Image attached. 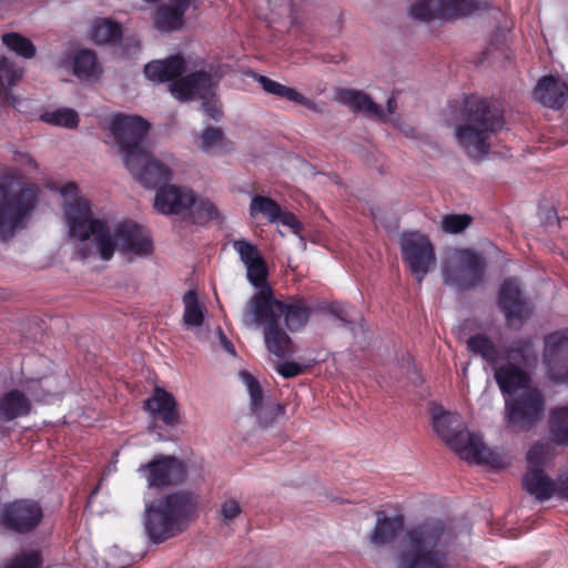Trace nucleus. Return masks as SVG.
<instances>
[{"label":"nucleus","instance_id":"f257e3e1","mask_svg":"<svg viewBox=\"0 0 568 568\" xmlns=\"http://www.w3.org/2000/svg\"><path fill=\"white\" fill-rule=\"evenodd\" d=\"M62 195L69 199L63 205V219L68 237L78 243L77 253L81 258L99 257L110 261L115 252L124 256H145L153 245L148 231L125 221L111 224L97 216L90 202L78 196V187L67 184Z\"/></svg>","mask_w":568,"mask_h":568},{"label":"nucleus","instance_id":"f03ea898","mask_svg":"<svg viewBox=\"0 0 568 568\" xmlns=\"http://www.w3.org/2000/svg\"><path fill=\"white\" fill-rule=\"evenodd\" d=\"M467 348L490 364L495 371V379L506 398V422L510 427L528 430L537 424L545 409L544 397L532 385L525 371L536 362V356L528 341L516 342L505 353V363L498 364L499 351L495 343L485 334L470 336Z\"/></svg>","mask_w":568,"mask_h":568},{"label":"nucleus","instance_id":"7ed1b4c3","mask_svg":"<svg viewBox=\"0 0 568 568\" xmlns=\"http://www.w3.org/2000/svg\"><path fill=\"white\" fill-rule=\"evenodd\" d=\"M455 527L442 521H428L406 531L397 550L399 568H447L446 550L456 542Z\"/></svg>","mask_w":568,"mask_h":568},{"label":"nucleus","instance_id":"20e7f679","mask_svg":"<svg viewBox=\"0 0 568 568\" xmlns=\"http://www.w3.org/2000/svg\"><path fill=\"white\" fill-rule=\"evenodd\" d=\"M432 425L437 436L468 463L485 465L491 469L509 465L504 454L487 448L480 436L469 433L458 414L445 410L442 406H434Z\"/></svg>","mask_w":568,"mask_h":568},{"label":"nucleus","instance_id":"39448f33","mask_svg":"<svg viewBox=\"0 0 568 568\" xmlns=\"http://www.w3.org/2000/svg\"><path fill=\"white\" fill-rule=\"evenodd\" d=\"M503 126L500 109L480 100L468 104L466 119L455 126L454 135L468 156L480 159L489 152L493 134Z\"/></svg>","mask_w":568,"mask_h":568},{"label":"nucleus","instance_id":"423d86ee","mask_svg":"<svg viewBox=\"0 0 568 568\" xmlns=\"http://www.w3.org/2000/svg\"><path fill=\"white\" fill-rule=\"evenodd\" d=\"M39 203V187L14 179L0 182V240H10L30 222Z\"/></svg>","mask_w":568,"mask_h":568},{"label":"nucleus","instance_id":"0eeeda50","mask_svg":"<svg viewBox=\"0 0 568 568\" xmlns=\"http://www.w3.org/2000/svg\"><path fill=\"white\" fill-rule=\"evenodd\" d=\"M154 209L164 215H178L193 223H205L221 219V212L210 199L197 195L186 186L168 184L154 196Z\"/></svg>","mask_w":568,"mask_h":568},{"label":"nucleus","instance_id":"6e6552de","mask_svg":"<svg viewBox=\"0 0 568 568\" xmlns=\"http://www.w3.org/2000/svg\"><path fill=\"white\" fill-rule=\"evenodd\" d=\"M233 248L240 255L241 261L246 267L247 280L255 288V293L242 310L245 322L253 323L257 318V311L272 305L277 307V303L275 302L273 290L266 282L267 267L257 247L245 240H237L233 242Z\"/></svg>","mask_w":568,"mask_h":568},{"label":"nucleus","instance_id":"1a4fd4ad","mask_svg":"<svg viewBox=\"0 0 568 568\" xmlns=\"http://www.w3.org/2000/svg\"><path fill=\"white\" fill-rule=\"evenodd\" d=\"M191 503L190 495L173 494L148 506L143 526L149 539L159 544L182 531L181 518Z\"/></svg>","mask_w":568,"mask_h":568},{"label":"nucleus","instance_id":"9d476101","mask_svg":"<svg viewBox=\"0 0 568 568\" xmlns=\"http://www.w3.org/2000/svg\"><path fill=\"white\" fill-rule=\"evenodd\" d=\"M556 456V450L549 442L536 443L527 452V473L524 487L539 500L549 499L555 493L554 481L545 474L546 467Z\"/></svg>","mask_w":568,"mask_h":568},{"label":"nucleus","instance_id":"9b49d317","mask_svg":"<svg viewBox=\"0 0 568 568\" xmlns=\"http://www.w3.org/2000/svg\"><path fill=\"white\" fill-rule=\"evenodd\" d=\"M108 129L119 148L123 163L128 158H134L145 150L143 140L149 130V123L139 115L118 113L109 119Z\"/></svg>","mask_w":568,"mask_h":568},{"label":"nucleus","instance_id":"f8f14e48","mask_svg":"<svg viewBox=\"0 0 568 568\" xmlns=\"http://www.w3.org/2000/svg\"><path fill=\"white\" fill-rule=\"evenodd\" d=\"M484 268L483 260L468 250H452L443 262V277L448 285L468 288L477 284Z\"/></svg>","mask_w":568,"mask_h":568},{"label":"nucleus","instance_id":"ddd939ff","mask_svg":"<svg viewBox=\"0 0 568 568\" xmlns=\"http://www.w3.org/2000/svg\"><path fill=\"white\" fill-rule=\"evenodd\" d=\"M125 168L145 187H155L172 178L175 159L172 154L153 155L146 149L128 158Z\"/></svg>","mask_w":568,"mask_h":568},{"label":"nucleus","instance_id":"4468645a","mask_svg":"<svg viewBox=\"0 0 568 568\" xmlns=\"http://www.w3.org/2000/svg\"><path fill=\"white\" fill-rule=\"evenodd\" d=\"M214 85L215 81L210 74L195 72L173 82L170 85V91L174 98L181 101L202 99L205 113L217 120L221 116V109L213 95Z\"/></svg>","mask_w":568,"mask_h":568},{"label":"nucleus","instance_id":"2eb2a0df","mask_svg":"<svg viewBox=\"0 0 568 568\" xmlns=\"http://www.w3.org/2000/svg\"><path fill=\"white\" fill-rule=\"evenodd\" d=\"M404 262L420 283L436 262L434 245L420 232L404 233L399 239Z\"/></svg>","mask_w":568,"mask_h":568},{"label":"nucleus","instance_id":"dca6fc26","mask_svg":"<svg viewBox=\"0 0 568 568\" xmlns=\"http://www.w3.org/2000/svg\"><path fill=\"white\" fill-rule=\"evenodd\" d=\"M282 306L277 304V307H265L256 312V321L253 323L245 322L244 313H241V324L245 328H258L264 327V343L267 351L277 357H285L293 353V346L291 337L278 327V322L275 320V315L281 312Z\"/></svg>","mask_w":568,"mask_h":568},{"label":"nucleus","instance_id":"f3484780","mask_svg":"<svg viewBox=\"0 0 568 568\" xmlns=\"http://www.w3.org/2000/svg\"><path fill=\"white\" fill-rule=\"evenodd\" d=\"M239 378L250 396L251 415L261 428L270 429L283 416L284 407L271 398H265L258 382L248 372L241 371Z\"/></svg>","mask_w":568,"mask_h":568},{"label":"nucleus","instance_id":"a211bd4d","mask_svg":"<svg viewBox=\"0 0 568 568\" xmlns=\"http://www.w3.org/2000/svg\"><path fill=\"white\" fill-rule=\"evenodd\" d=\"M477 10L471 0H419L410 8V16L420 21L453 19L471 14Z\"/></svg>","mask_w":568,"mask_h":568},{"label":"nucleus","instance_id":"6ab92c4d","mask_svg":"<svg viewBox=\"0 0 568 568\" xmlns=\"http://www.w3.org/2000/svg\"><path fill=\"white\" fill-rule=\"evenodd\" d=\"M138 471L145 478L149 487H165L183 481L185 468L183 464L170 456H162L141 465Z\"/></svg>","mask_w":568,"mask_h":568},{"label":"nucleus","instance_id":"aec40b11","mask_svg":"<svg viewBox=\"0 0 568 568\" xmlns=\"http://www.w3.org/2000/svg\"><path fill=\"white\" fill-rule=\"evenodd\" d=\"M544 361L548 376L556 383L568 384V333L556 332L547 336Z\"/></svg>","mask_w":568,"mask_h":568},{"label":"nucleus","instance_id":"412c9836","mask_svg":"<svg viewBox=\"0 0 568 568\" xmlns=\"http://www.w3.org/2000/svg\"><path fill=\"white\" fill-rule=\"evenodd\" d=\"M499 305L509 326L518 327L531 314L529 303L523 297L516 280H506L499 292Z\"/></svg>","mask_w":568,"mask_h":568},{"label":"nucleus","instance_id":"4be33fe9","mask_svg":"<svg viewBox=\"0 0 568 568\" xmlns=\"http://www.w3.org/2000/svg\"><path fill=\"white\" fill-rule=\"evenodd\" d=\"M42 518L38 504L29 500L14 501L2 514V524L12 530L23 532L34 528Z\"/></svg>","mask_w":568,"mask_h":568},{"label":"nucleus","instance_id":"5701e85b","mask_svg":"<svg viewBox=\"0 0 568 568\" xmlns=\"http://www.w3.org/2000/svg\"><path fill=\"white\" fill-rule=\"evenodd\" d=\"M144 409L151 417L162 420L168 426L179 423L176 400L172 394L161 387H156L153 395L144 400Z\"/></svg>","mask_w":568,"mask_h":568},{"label":"nucleus","instance_id":"b1692460","mask_svg":"<svg viewBox=\"0 0 568 568\" xmlns=\"http://www.w3.org/2000/svg\"><path fill=\"white\" fill-rule=\"evenodd\" d=\"M535 99L548 108H560L568 100V85L554 77H544L534 91Z\"/></svg>","mask_w":568,"mask_h":568},{"label":"nucleus","instance_id":"393cba45","mask_svg":"<svg viewBox=\"0 0 568 568\" xmlns=\"http://www.w3.org/2000/svg\"><path fill=\"white\" fill-rule=\"evenodd\" d=\"M23 68L7 57H0V103L16 106L18 98L11 92L22 78Z\"/></svg>","mask_w":568,"mask_h":568},{"label":"nucleus","instance_id":"a878e982","mask_svg":"<svg viewBox=\"0 0 568 568\" xmlns=\"http://www.w3.org/2000/svg\"><path fill=\"white\" fill-rule=\"evenodd\" d=\"M254 79L261 84L263 90L270 94H274L288 101L298 103L317 113H322L324 110L322 104L304 97L294 88L286 87L265 75H254Z\"/></svg>","mask_w":568,"mask_h":568},{"label":"nucleus","instance_id":"bb28decb","mask_svg":"<svg viewBox=\"0 0 568 568\" xmlns=\"http://www.w3.org/2000/svg\"><path fill=\"white\" fill-rule=\"evenodd\" d=\"M186 70L185 62L180 55L164 60L152 61L144 68L145 77L155 82H164Z\"/></svg>","mask_w":568,"mask_h":568},{"label":"nucleus","instance_id":"cd10ccee","mask_svg":"<svg viewBox=\"0 0 568 568\" xmlns=\"http://www.w3.org/2000/svg\"><path fill=\"white\" fill-rule=\"evenodd\" d=\"M404 528V517L395 515L392 517L377 515V521L369 536L371 542L375 546H384L392 542Z\"/></svg>","mask_w":568,"mask_h":568},{"label":"nucleus","instance_id":"c85d7f7f","mask_svg":"<svg viewBox=\"0 0 568 568\" xmlns=\"http://www.w3.org/2000/svg\"><path fill=\"white\" fill-rule=\"evenodd\" d=\"M194 0H172V4L161 8L155 16V24L162 31L178 30L183 24V14Z\"/></svg>","mask_w":568,"mask_h":568},{"label":"nucleus","instance_id":"c756f323","mask_svg":"<svg viewBox=\"0 0 568 568\" xmlns=\"http://www.w3.org/2000/svg\"><path fill=\"white\" fill-rule=\"evenodd\" d=\"M338 100L343 104L354 109L355 111L363 112L368 116L386 119L382 113V108L364 92L344 89L338 92Z\"/></svg>","mask_w":568,"mask_h":568},{"label":"nucleus","instance_id":"7c9ffc66","mask_svg":"<svg viewBox=\"0 0 568 568\" xmlns=\"http://www.w3.org/2000/svg\"><path fill=\"white\" fill-rule=\"evenodd\" d=\"M275 302L282 307L281 312L275 315V320L280 322V318L284 316L287 328L292 332L298 331L305 326L308 321L311 311L302 301H290L284 303L275 297Z\"/></svg>","mask_w":568,"mask_h":568},{"label":"nucleus","instance_id":"2f4dec72","mask_svg":"<svg viewBox=\"0 0 568 568\" xmlns=\"http://www.w3.org/2000/svg\"><path fill=\"white\" fill-rule=\"evenodd\" d=\"M73 74L82 81L95 80L102 73L97 55L91 50L78 51L72 60Z\"/></svg>","mask_w":568,"mask_h":568},{"label":"nucleus","instance_id":"473e14b6","mask_svg":"<svg viewBox=\"0 0 568 568\" xmlns=\"http://www.w3.org/2000/svg\"><path fill=\"white\" fill-rule=\"evenodd\" d=\"M193 144L196 149L205 153H215L230 149L231 143L225 138L220 128H206L201 133L194 135Z\"/></svg>","mask_w":568,"mask_h":568},{"label":"nucleus","instance_id":"72a5a7b5","mask_svg":"<svg viewBox=\"0 0 568 568\" xmlns=\"http://www.w3.org/2000/svg\"><path fill=\"white\" fill-rule=\"evenodd\" d=\"M31 408L30 400L19 390L7 393L0 400V415L4 420L26 416Z\"/></svg>","mask_w":568,"mask_h":568},{"label":"nucleus","instance_id":"f704fd0d","mask_svg":"<svg viewBox=\"0 0 568 568\" xmlns=\"http://www.w3.org/2000/svg\"><path fill=\"white\" fill-rule=\"evenodd\" d=\"M184 312L183 323L186 327L197 328L204 323L205 308L199 303L194 291H189L183 296Z\"/></svg>","mask_w":568,"mask_h":568},{"label":"nucleus","instance_id":"c9c22d12","mask_svg":"<svg viewBox=\"0 0 568 568\" xmlns=\"http://www.w3.org/2000/svg\"><path fill=\"white\" fill-rule=\"evenodd\" d=\"M40 120L47 124L64 128L75 129L79 125V114L71 108H59L48 110L41 113Z\"/></svg>","mask_w":568,"mask_h":568},{"label":"nucleus","instance_id":"e433bc0d","mask_svg":"<svg viewBox=\"0 0 568 568\" xmlns=\"http://www.w3.org/2000/svg\"><path fill=\"white\" fill-rule=\"evenodd\" d=\"M549 428L555 443H568V405L556 407L550 412Z\"/></svg>","mask_w":568,"mask_h":568},{"label":"nucleus","instance_id":"4c0bfd02","mask_svg":"<svg viewBox=\"0 0 568 568\" xmlns=\"http://www.w3.org/2000/svg\"><path fill=\"white\" fill-rule=\"evenodd\" d=\"M120 26L110 20H97L91 28L90 37L99 44L114 42L120 38Z\"/></svg>","mask_w":568,"mask_h":568},{"label":"nucleus","instance_id":"58836bf2","mask_svg":"<svg viewBox=\"0 0 568 568\" xmlns=\"http://www.w3.org/2000/svg\"><path fill=\"white\" fill-rule=\"evenodd\" d=\"M280 210V205L267 196L256 195L250 204V214L253 219L262 215L271 223L277 222Z\"/></svg>","mask_w":568,"mask_h":568},{"label":"nucleus","instance_id":"ea45409f","mask_svg":"<svg viewBox=\"0 0 568 568\" xmlns=\"http://www.w3.org/2000/svg\"><path fill=\"white\" fill-rule=\"evenodd\" d=\"M244 511L240 499L233 496H226L222 499L217 509V519L225 526H231L237 520Z\"/></svg>","mask_w":568,"mask_h":568},{"label":"nucleus","instance_id":"a19ab883","mask_svg":"<svg viewBox=\"0 0 568 568\" xmlns=\"http://www.w3.org/2000/svg\"><path fill=\"white\" fill-rule=\"evenodd\" d=\"M2 42L10 51L22 58L30 59L36 53V48L32 42L19 33L12 32L3 34Z\"/></svg>","mask_w":568,"mask_h":568},{"label":"nucleus","instance_id":"79ce46f5","mask_svg":"<svg viewBox=\"0 0 568 568\" xmlns=\"http://www.w3.org/2000/svg\"><path fill=\"white\" fill-rule=\"evenodd\" d=\"M42 559L37 550H26L16 555L4 568H41Z\"/></svg>","mask_w":568,"mask_h":568},{"label":"nucleus","instance_id":"37998d69","mask_svg":"<svg viewBox=\"0 0 568 568\" xmlns=\"http://www.w3.org/2000/svg\"><path fill=\"white\" fill-rule=\"evenodd\" d=\"M470 216L467 214L462 215H446L440 221V227L444 232L456 234L464 231L470 224Z\"/></svg>","mask_w":568,"mask_h":568},{"label":"nucleus","instance_id":"c03bdc74","mask_svg":"<svg viewBox=\"0 0 568 568\" xmlns=\"http://www.w3.org/2000/svg\"><path fill=\"white\" fill-rule=\"evenodd\" d=\"M275 371L285 378H292L303 372L302 365L294 362H283L275 364Z\"/></svg>","mask_w":568,"mask_h":568},{"label":"nucleus","instance_id":"a18cd8bd","mask_svg":"<svg viewBox=\"0 0 568 568\" xmlns=\"http://www.w3.org/2000/svg\"><path fill=\"white\" fill-rule=\"evenodd\" d=\"M277 221L282 225L288 226L293 231V233L298 234V232L301 230V223L295 217V215H293L292 213L283 212L282 210H280V215L277 217Z\"/></svg>","mask_w":568,"mask_h":568},{"label":"nucleus","instance_id":"49530a36","mask_svg":"<svg viewBox=\"0 0 568 568\" xmlns=\"http://www.w3.org/2000/svg\"><path fill=\"white\" fill-rule=\"evenodd\" d=\"M14 161L22 165V166H26V168H30V169H36L37 168V163L34 161V159L28 154V153H24V152H16L14 153Z\"/></svg>","mask_w":568,"mask_h":568},{"label":"nucleus","instance_id":"de8ad7c7","mask_svg":"<svg viewBox=\"0 0 568 568\" xmlns=\"http://www.w3.org/2000/svg\"><path fill=\"white\" fill-rule=\"evenodd\" d=\"M397 108V104L394 99L387 100V112H384L382 110V113L386 116V119H383L384 121L390 122L393 125L399 126L398 119L394 118L393 114Z\"/></svg>","mask_w":568,"mask_h":568},{"label":"nucleus","instance_id":"09e8293b","mask_svg":"<svg viewBox=\"0 0 568 568\" xmlns=\"http://www.w3.org/2000/svg\"><path fill=\"white\" fill-rule=\"evenodd\" d=\"M217 335L220 338V344L224 348V351L232 355H235V348H234L233 344L227 339V337L221 331V328L217 329Z\"/></svg>","mask_w":568,"mask_h":568},{"label":"nucleus","instance_id":"8fccbe9b","mask_svg":"<svg viewBox=\"0 0 568 568\" xmlns=\"http://www.w3.org/2000/svg\"><path fill=\"white\" fill-rule=\"evenodd\" d=\"M555 491L559 497L568 499V477L560 480L558 488L555 487Z\"/></svg>","mask_w":568,"mask_h":568},{"label":"nucleus","instance_id":"3c124183","mask_svg":"<svg viewBox=\"0 0 568 568\" xmlns=\"http://www.w3.org/2000/svg\"><path fill=\"white\" fill-rule=\"evenodd\" d=\"M403 130H404V132H405L407 135H408V134H410V133L413 132V129H412V128H409L408 130H405V129H403Z\"/></svg>","mask_w":568,"mask_h":568},{"label":"nucleus","instance_id":"603ef678","mask_svg":"<svg viewBox=\"0 0 568 568\" xmlns=\"http://www.w3.org/2000/svg\"><path fill=\"white\" fill-rule=\"evenodd\" d=\"M467 368H468V366H467V365H466V366H464V368H463V375H464V376H466V374H467Z\"/></svg>","mask_w":568,"mask_h":568},{"label":"nucleus","instance_id":"864d4df0","mask_svg":"<svg viewBox=\"0 0 568 568\" xmlns=\"http://www.w3.org/2000/svg\"><path fill=\"white\" fill-rule=\"evenodd\" d=\"M146 2H155L156 0H145Z\"/></svg>","mask_w":568,"mask_h":568}]
</instances>
